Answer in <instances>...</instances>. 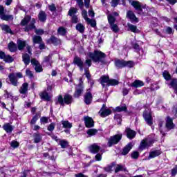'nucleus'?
<instances>
[{
	"mask_svg": "<svg viewBox=\"0 0 177 177\" xmlns=\"http://www.w3.org/2000/svg\"><path fill=\"white\" fill-rule=\"evenodd\" d=\"M17 46L19 50H23L24 48H26V41L18 39L17 41Z\"/></svg>",
	"mask_w": 177,
	"mask_h": 177,
	"instance_id": "23",
	"label": "nucleus"
},
{
	"mask_svg": "<svg viewBox=\"0 0 177 177\" xmlns=\"http://www.w3.org/2000/svg\"><path fill=\"white\" fill-rule=\"evenodd\" d=\"M118 2H120V0H112L111 3V6H113V8H115V6L118 5Z\"/></svg>",
	"mask_w": 177,
	"mask_h": 177,
	"instance_id": "63",
	"label": "nucleus"
},
{
	"mask_svg": "<svg viewBox=\"0 0 177 177\" xmlns=\"http://www.w3.org/2000/svg\"><path fill=\"white\" fill-rule=\"evenodd\" d=\"M82 15V17H84V20H86V21L89 19V18H88V12H86V10H83Z\"/></svg>",
	"mask_w": 177,
	"mask_h": 177,
	"instance_id": "59",
	"label": "nucleus"
},
{
	"mask_svg": "<svg viewBox=\"0 0 177 177\" xmlns=\"http://www.w3.org/2000/svg\"><path fill=\"white\" fill-rule=\"evenodd\" d=\"M163 77L167 81H169V80H171V75H169V73H168V71H165L163 72Z\"/></svg>",
	"mask_w": 177,
	"mask_h": 177,
	"instance_id": "53",
	"label": "nucleus"
},
{
	"mask_svg": "<svg viewBox=\"0 0 177 177\" xmlns=\"http://www.w3.org/2000/svg\"><path fill=\"white\" fill-rule=\"evenodd\" d=\"M40 97L41 99H44V100H49V95L46 91H44L43 93H40Z\"/></svg>",
	"mask_w": 177,
	"mask_h": 177,
	"instance_id": "46",
	"label": "nucleus"
},
{
	"mask_svg": "<svg viewBox=\"0 0 177 177\" xmlns=\"http://www.w3.org/2000/svg\"><path fill=\"white\" fill-rule=\"evenodd\" d=\"M135 66V63L132 61H125L124 67L132 68Z\"/></svg>",
	"mask_w": 177,
	"mask_h": 177,
	"instance_id": "51",
	"label": "nucleus"
},
{
	"mask_svg": "<svg viewBox=\"0 0 177 177\" xmlns=\"http://www.w3.org/2000/svg\"><path fill=\"white\" fill-rule=\"evenodd\" d=\"M88 57L95 63H104L106 59V54L100 50H95L93 53H88Z\"/></svg>",
	"mask_w": 177,
	"mask_h": 177,
	"instance_id": "1",
	"label": "nucleus"
},
{
	"mask_svg": "<svg viewBox=\"0 0 177 177\" xmlns=\"http://www.w3.org/2000/svg\"><path fill=\"white\" fill-rule=\"evenodd\" d=\"M88 151L92 154H97L100 151V146L96 143L92 144L88 147Z\"/></svg>",
	"mask_w": 177,
	"mask_h": 177,
	"instance_id": "7",
	"label": "nucleus"
},
{
	"mask_svg": "<svg viewBox=\"0 0 177 177\" xmlns=\"http://www.w3.org/2000/svg\"><path fill=\"white\" fill-rule=\"evenodd\" d=\"M108 21L110 26H111V24H114V23H115V18L113 15H109Z\"/></svg>",
	"mask_w": 177,
	"mask_h": 177,
	"instance_id": "49",
	"label": "nucleus"
},
{
	"mask_svg": "<svg viewBox=\"0 0 177 177\" xmlns=\"http://www.w3.org/2000/svg\"><path fill=\"white\" fill-rule=\"evenodd\" d=\"M144 118L148 125H153V118L150 113H144Z\"/></svg>",
	"mask_w": 177,
	"mask_h": 177,
	"instance_id": "17",
	"label": "nucleus"
},
{
	"mask_svg": "<svg viewBox=\"0 0 177 177\" xmlns=\"http://www.w3.org/2000/svg\"><path fill=\"white\" fill-rule=\"evenodd\" d=\"M48 44H53V45L57 46L62 44V40L60 39L56 38L55 36H52L48 40Z\"/></svg>",
	"mask_w": 177,
	"mask_h": 177,
	"instance_id": "15",
	"label": "nucleus"
},
{
	"mask_svg": "<svg viewBox=\"0 0 177 177\" xmlns=\"http://www.w3.org/2000/svg\"><path fill=\"white\" fill-rule=\"evenodd\" d=\"M3 129L7 133H12V131H13V126H12L9 123H5L3 126Z\"/></svg>",
	"mask_w": 177,
	"mask_h": 177,
	"instance_id": "22",
	"label": "nucleus"
},
{
	"mask_svg": "<svg viewBox=\"0 0 177 177\" xmlns=\"http://www.w3.org/2000/svg\"><path fill=\"white\" fill-rule=\"evenodd\" d=\"M61 106H64V104H71L73 103V96L66 94L64 96L59 95L57 99V102Z\"/></svg>",
	"mask_w": 177,
	"mask_h": 177,
	"instance_id": "2",
	"label": "nucleus"
},
{
	"mask_svg": "<svg viewBox=\"0 0 177 177\" xmlns=\"http://www.w3.org/2000/svg\"><path fill=\"white\" fill-rule=\"evenodd\" d=\"M87 23L91 26V27H96V21L88 18Z\"/></svg>",
	"mask_w": 177,
	"mask_h": 177,
	"instance_id": "54",
	"label": "nucleus"
},
{
	"mask_svg": "<svg viewBox=\"0 0 177 177\" xmlns=\"http://www.w3.org/2000/svg\"><path fill=\"white\" fill-rule=\"evenodd\" d=\"M28 92V84L24 83L19 89V93L26 95Z\"/></svg>",
	"mask_w": 177,
	"mask_h": 177,
	"instance_id": "25",
	"label": "nucleus"
},
{
	"mask_svg": "<svg viewBox=\"0 0 177 177\" xmlns=\"http://www.w3.org/2000/svg\"><path fill=\"white\" fill-rule=\"evenodd\" d=\"M1 29L3 30V31H5L6 32H8L9 34L12 33V30L10 29V27H9V26L8 25H3L1 26Z\"/></svg>",
	"mask_w": 177,
	"mask_h": 177,
	"instance_id": "42",
	"label": "nucleus"
},
{
	"mask_svg": "<svg viewBox=\"0 0 177 177\" xmlns=\"http://www.w3.org/2000/svg\"><path fill=\"white\" fill-rule=\"evenodd\" d=\"M125 169H127L125 167L121 165H118L115 169V172L117 174V172H120V171H125Z\"/></svg>",
	"mask_w": 177,
	"mask_h": 177,
	"instance_id": "45",
	"label": "nucleus"
},
{
	"mask_svg": "<svg viewBox=\"0 0 177 177\" xmlns=\"http://www.w3.org/2000/svg\"><path fill=\"white\" fill-rule=\"evenodd\" d=\"M174 122H172V118H169V116L167 117L166 119V127L167 129H172L174 128Z\"/></svg>",
	"mask_w": 177,
	"mask_h": 177,
	"instance_id": "20",
	"label": "nucleus"
},
{
	"mask_svg": "<svg viewBox=\"0 0 177 177\" xmlns=\"http://www.w3.org/2000/svg\"><path fill=\"white\" fill-rule=\"evenodd\" d=\"M3 60L6 63H12L14 59L10 55H6Z\"/></svg>",
	"mask_w": 177,
	"mask_h": 177,
	"instance_id": "48",
	"label": "nucleus"
},
{
	"mask_svg": "<svg viewBox=\"0 0 177 177\" xmlns=\"http://www.w3.org/2000/svg\"><path fill=\"white\" fill-rule=\"evenodd\" d=\"M31 64L35 66V70L36 73H41V71L43 70L42 66H41V64L37 59H32Z\"/></svg>",
	"mask_w": 177,
	"mask_h": 177,
	"instance_id": "9",
	"label": "nucleus"
},
{
	"mask_svg": "<svg viewBox=\"0 0 177 177\" xmlns=\"http://www.w3.org/2000/svg\"><path fill=\"white\" fill-rule=\"evenodd\" d=\"M96 133H97V130H96V129H90L87 131V135H88L89 137L95 136Z\"/></svg>",
	"mask_w": 177,
	"mask_h": 177,
	"instance_id": "38",
	"label": "nucleus"
},
{
	"mask_svg": "<svg viewBox=\"0 0 177 177\" xmlns=\"http://www.w3.org/2000/svg\"><path fill=\"white\" fill-rule=\"evenodd\" d=\"M8 80L12 85L14 86H17V77L15 73H10L8 75Z\"/></svg>",
	"mask_w": 177,
	"mask_h": 177,
	"instance_id": "12",
	"label": "nucleus"
},
{
	"mask_svg": "<svg viewBox=\"0 0 177 177\" xmlns=\"http://www.w3.org/2000/svg\"><path fill=\"white\" fill-rule=\"evenodd\" d=\"M48 9L50 12H55L56 10V6L55 4L49 5Z\"/></svg>",
	"mask_w": 177,
	"mask_h": 177,
	"instance_id": "61",
	"label": "nucleus"
},
{
	"mask_svg": "<svg viewBox=\"0 0 177 177\" xmlns=\"http://www.w3.org/2000/svg\"><path fill=\"white\" fill-rule=\"evenodd\" d=\"M71 17V21L74 24H77L78 23V17L77 15H73Z\"/></svg>",
	"mask_w": 177,
	"mask_h": 177,
	"instance_id": "56",
	"label": "nucleus"
},
{
	"mask_svg": "<svg viewBox=\"0 0 177 177\" xmlns=\"http://www.w3.org/2000/svg\"><path fill=\"white\" fill-rule=\"evenodd\" d=\"M160 154H161V151H160L159 150L152 151L149 153L148 160H151V158H156V157H158Z\"/></svg>",
	"mask_w": 177,
	"mask_h": 177,
	"instance_id": "19",
	"label": "nucleus"
},
{
	"mask_svg": "<svg viewBox=\"0 0 177 177\" xmlns=\"http://www.w3.org/2000/svg\"><path fill=\"white\" fill-rule=\"evenodd\" d=\"M174 90V93L177 95V79L171 80L170 84H169Z\"/></svg>",
	"mask_w": 177,
	"mask_h": 177,
	"instance_id": "28",
	"label": "nucleus"
},
{
	"mask_svg": "<svg viewBox=\"0 0 177 177\" xmlns=\"http://www.w3.org/2000/svg\"><path fill=\"white\" fill-rule=\"evenodd\" d=\"M0 19L6 21H10L13 20V15H5V8L0 6Z\"/></svg>",
	"mask_w": 177,
	"mask_h": 177,
	"instance_id": "5",
	"label": "nucleus"
},
{
	"mask_svg": "<svg viewBox=\"0 0 177 177\" xmlns=\"http://www.w3.org/2000/svg\"><path fill=\"white\" fill-rule=\"evenodd\" d=\"M92 93L90 91H86V93L84 94V103L86 104H91L92 103Z\"/></svg>",
	"mask_w": 177,
	"mask_h": 177,
	"instance_id": "13",
	"label": "nucleus"
},
{
	"mask_svg": "<svg viewBox=\"0 0 177 177\" xmlns=\"http://www.w3.org/2000/svg\"><path fill=\"white\" fill-rule=\"evenodd\" d=\"M23 62L25 63L26 66H28L30 64V55L28 54H24L22 56Z\"/></svg>",
	"mask_w": 177,
	"mask_h": 177,
	"instance_id": "31",
	"label": "nucleus"
},
{
	"mask_svg": "<svg viewBox=\"0 0 177 177\" xmlns=\"http://www.w3.org/2000/svg\"><path fill=\"white\" fill-rule=\"evenodd\" d=\"M8 49H9L10 52H17V45H16V44L13 43V41H11L8 44Z\"/></svg>",
	"mask_w": 177,
	"mask_h": 177,
	"instance_id": "29",
	"label": "nucleus"
},
{
	"mask_svg": "<svg viewBox=\"0 0 177 177\" xmlns=\"http://www.w3.org/2000/svg\"><path fill=\"white\" fill-rule=\"evenodd\" d=\"M76 2L80 8V9L84 8V1L82 0H76Z\"/></svg>",
	"mask_w": 177,
	"mask_h": 177,
	"instance_id": "58",
	"label": "nucleus"
},
{
	"mask_svg": "<svg viewBox=\"0 0 177 177\" xmlns=\"http://www.w3.org/2000/svg\"><path fill=\"white\" fill-rule=\"evenodd\" d=\"M127 136L129 139H133L136 136V132L129 128L126 129Z\"/></svg>",
	"mask_w": 177,
	"mask_h": 177,
	"instance_id": "16",
	"label": "nucleus"
},
{
	"mask_svg": "<svg viewBox=\"0 0 177 177\" xmlns=\"http://www.w3.org/2000/svg\"><path fill=\"white\" fill-rule=\"evenodd\" d=\"M35 19H31V22L29 26H26L25 28H24V30L25 31H30V30H32L34 28H35Z\"/></svg>",
	"mask_w": 177,
	"mask_h": 177,
	"instance_id": "27",
	"label": "nucleus"
},
{
	"mask_svg": "<svg viewBox=\"0 0 177 177\" xmlns=\"http://www.w3.org/2000/svg\"><path fill=\"white\" fill-rule=\"evenodd\" d=\"M144 86L145 83L141 80H136L131 84L133 88H141V86Z\"/></svg>",
	"mask_w": 177,
	"mask_h": 177,
	"instance_id": "21",
	"label": "nucleus"
},
{
	"mask_svg": "<svg viewBox=\"0 0 177 177\" xmlns=\"http://www.w3.org/2000/svg\"><path fill=\"white\" fill-rule=\"evenodd\" d=\"M121 139H122V134H116L110 137L107 144L109 147H111V146H113V145H117V143H118Z\"/></svg>",
	"mask_w": 177,
	"mask_h": 177,
	"instance_id": "4",
	"label": "nucleus"
},
{
	"mask_svg": "<svg viewBox=\"0 0 177 177\" xmlns=\"http://www.w3.org/2000/svg\"><path fill=\"white\" fill-rule=\"evenodd\" d=\"M111 30L113 31V32H118L120 31V28H118V25L115 24H112L110 25Z\"/></svg>",
	"mask_w": 177,
	"mask_h": 177,
	"instance_id": "41",
	"label": "nucleus"
},
{
	"mask_svg": "<svg viewBox=\"0 0 177 177\" xmlns=\"http://www.w3.org/2000/svg\"><path fill=\"white\" fill-rule=\"evenodd\" d=\"M38 19L40 21L44 23V21H46V13L44 11H40L38 15Z\"/></svg>",
	"mask_w": 177,
	"mask_h": 177,
	"instance_id": "26",
	"label": "nucleus"
},
{
	"mask_svg": "<svg viewBox=\"0 0 177 177\" xmlns=\"http://www.w3.org/2000/svg\"><path fill=\"white\" fill-rule=\"evenodd\" d=\"M32 41L34 44H41L42 42V37L35 35L32 37Z\"/></svg>",
	"mask_w": 177,
	"mask_h": 177,
	"instance_id": "40",
	"label": "nucleus"
},
{
	"mask_svg": "<svg viewBox=\"0 0 177 177\" xmlns=\"http://www.w3.org/2000/svg\"><path fill=\"white\" fill-rule=\"evenodd\" d=\"M19 142L16 141V140H12L10 142V146L11 147H12L13 149H17V147L19 146Z\"/></svg>",
	"mask_w": 177,
	"mask_h": 177,
	"instance_id": "50",
	"label": "nucleus"
},
{
	"mask_svg": "<svg viewBox=\"0 0 177 177\" xmlns=\"http://www.w3.org/2000/svg\"><path fill=\"white\" fill-rule=\"evenodd\" d=\"M131 5L133 8H135L136 10L140 11L138 12L140 15H142V5H140V3L139 1H133L131 3Z\"/></svg>",
	"mask_w": 177,
	"mask_h": 177,
	"instance_id": "18",
	"label": "nucleus"
},
{
	"mask_svg": "<svg viewBox=\"0 0 177 177\" xmlns=\"http://www.w3.org/2000/svg\"><path fill=\"white\" fill-rule=\"evenodd\" d=\"M115 111H118V113L121 111H127V106L124 105V106H117L115 109Z\"/></svg>",
	"mask_w": 177,
	"mask_h": 177,
	"instance_id": "47",
	"label": "nucleus"
},
{
	"mask_svg": "<svg viewBox=\"0 0 177 177\" xmlns=\"http://www.w3.org/2000/svg\"><path fill=\"white\" fill-rule=\"evenodd\" d=\"M84 122H85V126L86 128H92V127H93L95 125L93 119H92V118H89L88 116L84 118Z\"/></svg>",
	"mask_w": 177,
	"mask_h": 177,
	"instance_id": "14",
	"label": "nucleus"
},
{
	"mask_svg": "<svg viewBox=\"0 0 177 177\" xmlns=\"http://www.w3.org/2000/svg\"><path fill=\"white\" fill-rule=\"evenodd\" d=\"M55 127H56V124L55 123H51L49 124L47 129L48 131H50V132H52V131L55 130Z\"/></svg>",
	"mask_w": 177,
	"mask_h": 177,
	"instance_id": "57",
	"label": "nucleus"
},
{
	"mask_svg": "<svg viewBox=\"0 0 177 177\" xmlns=\"http://www.w3.org/2000/svg\"><path fill=\"white\" fill-rule=\"evenodd\" d=\"M84 82H82V78L79 80V84L76 88V91L74 94V97H80L82 92H84Z\"/></svg>",
	"mask_w": 177,
	"mask_h": 177,
	"instance_id": "6",
	"label": "nucleus"
},
{
	"mask_svg": "<svg viewBox=\"0 0 177 177\" xmlns=\"http://www.w3.org/2000/svg\"><path fill=\"white\" fill-rule=\"evenodd\" d=\"M31 20V17L26 15L21 21V26H27Z\"/></svg>",
	"mask_w": 177,
	"mask_h": 177,
	"instance_id": "32",
	"label": "nucleus"
},
{
	"mask_svg": "<svg viewBox=\"0 0 177 177\" xmlns=\"http://www.w3.org/2000/svg\"><path fill=\"white\" fill-rule=\"evenodd\" d=\"M132 149V144L129 143L128 144L124 149L122 151L123 156H127L131 151V149Z\"/></svg>",
	"mask_w": 177,
	"mask_h": 177,
	"instance_id": "30",
	"label": "nucleus"
},
{
	"mask_svg": "<svg viewBox=\"0 0 177 177\" xmlns=\"http://www.w3.org/2000/svg\"><path fill=\"white\" fill-rule=\"evenodd\" d=\"M33 138H34V143H39V142L42 140V136H41V134H39V133H35L33 135Z\"/></svg>",
	"mask_w": 177,
	"mask_h": 177,
	"instance_id": "33",
	"label": "nucleus"
},
{
	"mask_svg": "<svg viewBox=\"0 0 177 177\" xmlns=\"http://www.w3.org/2000/svg\"><path fill=\"white\" fill-rule=\"evenodd\" d=\"M77 12H78V9H77L75 8H71L68 12V16H71V17L73 16H75V14L77 13Z\"/></svg>",
	"mask_w": 177,
	"mask_h": 177,
	"instance_id": "37",
	"label": "nucleus"
},
{
	"mask_svg": "<svg viewBox=\"0 0 177 177\" xmlns=\"http://www.w3.org/2000/svg\"><path fill=\"white\" fill-rule=\"evenodd\" d=\"M115 66L117 68H123V67H125V61L117 59L115 61Z\"/></svg>",
	"mask_w": 177,
	"mask_h": 177,
	"instance_id": "24",
	"label": "nucleus"
},
{
	"mask_svg": "<svg viewBox=\"0 0 177 177\" xmlns=\"http://www.w3.org/2000/svg\"><path fill=\"white\" fill-rule=\"evenodd\" d=\"M35 34H37V35H44V30L42 29H39V30H35Z\"/></svg>",
	"mask_w": 177,
	"mask_h": 177,
	"instance_id": "62",
	"label": "nucleus"
},
{
	"mask_svg": "<svg viewBox=\"0 0 177 177\" xmlns=\"http://www.w3.org/2000/svg\"><path fill=\"white\" fill-rule=\"evenodd\" d=\"M57 32L59 35H66L67 30L64 27H59L57 30Z\"/></svg>",
	"mask_w": 177,
	"mask_h": 177,
	"instance_id": "43",
	"label": "nucleus"
},
{
	"mask_svg": "<svg viewBox=\"0 0 177 177\" xmlns=\"http://www.w3.org/2000/svg\"><path fill=\"white\" fill-rule=\"evenodd\" d=\"M153 143H154V140L148 137L142 140L140 144L139 149L140 150H145V149H149Z\"/></svg>",
	"mask_w": 177,
	"mask_h": 177,
	"instance_id": "3",
	"label": "nucleus"
},
{
	"mask_svg": "<svg viewBox=\"0 0 177 177\" xmlns=\"http://www.w3.org/2000/svg\"><path fill=\"white\" fill-rule=\"evenodd\" d=\"M100 80L101 84L103 86H104V84H107L109 85V82L110 81V77H109V76H102Z\"/></svg>",
	"mask_w": 177,
	"mask_h": 177,
	"instance_id": "35",
	"label": "nucleus"
},
{
	"mask_svg": "<svg viewBox=\"0 0 177 177\" xmlns=\"http://www.w3.org/2000/svg\"><path fill=\"white\" fill-rule=\"evenodd\" d=\"M131 158H133L134 160H138V158H139V152L133 151L131 153Z\"/></svg>",
	"mask_w": 177,
	"mask_h": 177,
	"instance_id": "55",
	"label": "nucleus"
},
{
	"mask_svg": "<svg viewBox=\"0 0 177 177\" xmlns=\"http://www.w3.org/2000/svg\"><path fill=\"white\" fill-rule=\"evenodd\" d=\"M177 174V165L171 170V176H175Z\"/></svg>",
	"mask_w": 177,
	"mask_h": 177,
	"instance_id": "64",
	"label": "nucleus"
},
{
	"mask_svg": "<svg viewBox=\"0 0 177 177\" xmlns=\"http://www.w3.org/2000/svg\"><path fill=\"white\" fill-rule=\"evenodd\" d=\"M99 113L101 117H107V115H110V114H111V110L106 109V104H103L102 108Z\"/></svg>",
	"mask_w": 177,
	"mask_h": 177,
	"instance_id": "11",
	"label": "nucleus"
},
{
	"mask_svg": "<svg viewBox=\"0 0 177 177\" xmlns=\"http://www.w3.org/2000/svg\"><path fill=\"white\" fill-rule=\"evenodd\" d=\"M118 84H119L118 80H115V79H111V80L109 79L108 85L114 86V85H118Z\"/></svg>",
	"mask_w": 177,
	"mask_h": 177,
	"instance_id": "52",
	"label": "nucleus"
},
{
	"mask_svg": "<svg viewBox=\"0 0 177 177\" xmlns=\"http://www.w3.org/2000/svg\"><path fill=\"white\" fill-rule=\"evenodd\" d=\"M37 121H38V115H35L32 119L30 121V124L32 125H34L35 124V122H37Z\"/></svg>",
	"mask_w": 177,
	"mask_h": 177,
	"instance_id": "60",
	"label": "nucleus"
},
{
	"mask_svg": "<svg viewBox=\"0 0 177 177\" xmlns=\"http://www.w3.org/2000/svg\"><path fill=\"white\" fill-rule=\"evenodd\" d=\"M73 63L80 68L81 71H84V62H82V59H81L78 56L75 57Z\"/></svg>",
	"mask_w": 177,
	"mask_h": 177,
	"instance_id": "10",
	"label": "nucleus"
},
{
	"mask_svg": "<svg viewBox=\"0 0 177 177\" xmlns=\"http://www.w3.org/2000/svg\"><path fill=\"white\" fill-rule=\"evenodd\" d=\"M127 18L129 19L131 23H139V19H138V17H136L135 13H133L131 10H129L127 12Z\"/></svg>",
	"mask_w": 177,
	"mask_h": 177,
	"instance_id": "8",
	"label": "nucleus"
},
{
	"mask_svg": "<svg viewBox=\"0 0 177 177\" xmlns=\"http://www.w3.org/2000/svg\"><path fill=\"white\" fill-rule=\"evenodd\" d=\"M76 30L79 31V32H84L85 31V26L82 25V24H77L76 25Z\"/></svg>",
	"mask_w": 177,
	"mask_h": 177,
	"instance_id": "39",
	"label": "nucleus"
},
{
	"mask_svg": "<svg viewBox=\"0 0 177 177\" xmlns=\"http://www.w3.org/2000/svg\"><path fill=\"white\" fill-rule=\"evenodd\" d=\"M127 26L129 31H131V32H138V27L136 26L128 23Z\"/></svg>",
	"mask_w": 177,
	"mask_h": 177,
	"instance_id": "34",
	"label": "nucleus"
},
{
	"mask_svg": "<svg viewBox=\"0 0 177 177\" xmlns=\"http://www.w3.org/2000/svg\"><path fill=\"white\" fill-rule=\"evenodd\" d=\"M62 124L63 125V128H66V129L73 128V124H71L70 122L67 120L62 121Z\"/></svg>",
	"mask_w": 177,
	"mask_h": 177,
	"instance_id": "36",
	"label": "nucleus"
},
{
	"mask_svg": "<svg viewBox=\"0 0 177 177\" xmlns=\"http://www.w3.org/2000/svg\"><path fill=\"white\" fill-rule=\"evenodd\" d=\"M59 145H61V147L62 149H66V147H67V146H68V142L64 140H60Z\"/></svg>",
	"mask_w": 177,
	"mask_h": 177,
	"instance_id": "44",
	"label": "nucleus"
}]
</instances>
